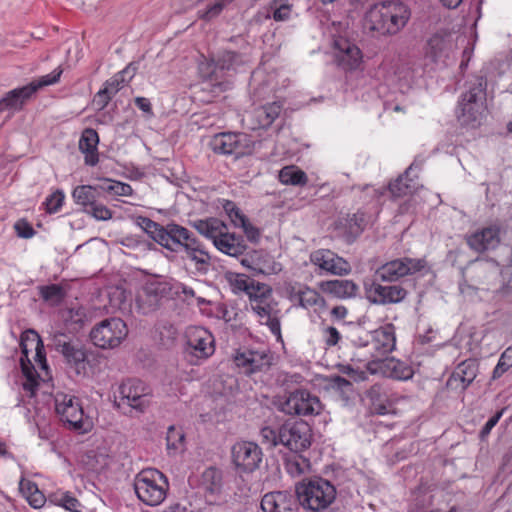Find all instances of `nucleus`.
Masks as SVG:
<instances>
[{"label": "nucleus", "instance_id": "nucleus-1", "mask_svg": "<svg viewBox=\"0 0 512 512\" xmlns=\"http://www.w3.org/2000/svg\"><path fill=\"white\" fill-rule=\"evenodd\" d=\"M411 16L408 6L399 0H384L372 5L364 14L363 27L373 35H397Z\"/></svg>", "mask_w": 512, "mask_h": 512}, {"label": "nucleus", "instance_id": "nucleus-2", "mask_svg": "<svg viewBox=\"0 0 512 512\" xmlns=\"http://www.w3.org/2000/svg\"><path fill=\"white\" fill-rule=\"evenodd\" d=\"M246 62L245 57L238 52L222 51L215 57L200 63L199 71L204 78L209 80L207 86L212 87V91L218 93L226 91L230 86V82L224 80L225 73L237 71Z\"/></svg>", "mask_w": 512, "mask_h": 512}, {"label": "nucleus", "instance_id": "nucleus-3", "mask_svg": "<svg viewBox=\"0 0 512 512\" xmlns=\"http://www.w3.org/2000/svg\"><path fill=\"white\" fill-rule=\"evenodd\" d=\"M299 504L313 512L328 508L336 498L335 486L322 477L303 479L295 487Z\"/></svg>", "mask_w": 512, "mask_h": 512}, {"label": "nucleus", "instance_id": "nucleus-4", "mask_svg": "<svg viewBox=\"0 0 512 512\" xmlns=\"http://www.w3.org/2000/svg\"><path fill=\"white\" fill-rule=\"evenodd\" d=\"M169 482L157 469H144L134 480V490L140 501L148 506L160 505L167 496Z\"/></svg>", "mask_w": 512, "mask_h": 512}, {"label": "nucleus", "instance_id": "nucleus-5", "mask_svg": "<svg viewBox=\"0 0 512 512\" xmlns=\"http://www.w3.org/2000/svg\"><path fill=\"white\" fill-rule=\"evenodd\" d=\"M62 73L63 70L58 67L50 74L41 76L28 85L9 91L0 99V112H15L21 110L25 102L39 89L57 83Z\"/></svg>", "mask_w": 512, "mask_h": 512}, {"label": "nucleus", "instance_id": "nucleus-6", "mask_svg": "<svg viewBox=\"0 0 512 512\" xmlns=\"http://www.w3.org/2000/svg\"><path fill=\"white\" fill-rule=\"evenodd\" d=\"M128 327L118 317L106 318L97 323L90 331L89 337L92 343L101 349H114L127 337Z\"/></svg>", "mask_w": 512, "mask_h": 512}, {"label": "nucleus", "instance_id": "nucleus-7", "mask_svg": "<svg viewBox=\"0 0 512 512\" xmlns=\"http://www.w3.org/2000/svg\"><path fill=\"white\" fill-rule=\"evenodd\" d=\"M55 410L60 419L68 426L81 433H86L92 428V421L84 416L80 400L75 396L57 393L55 395Z\"/></svg>", "mask_w": 512, "mask_h": 512}, {"label": "nucleus", "instance_id": "nucleus-8", "mask_svg": "<svg viewBox=\"0 0 512 512\" xmlns=\"http://www.w3.org/2000/svg\"><path fill=\"white\" fill-rule=\"evenodd\" d=\"M395 328L392 324H387L371 333V339L363 345L370 354L372 360L368 362L367 369L371 373H376L374 366L383 361L386 356L395 348Z\"/></svg>", "mask_w": 512, "mask_h": 512}, {"label": "nucleus", "instance_id": "nucleus-9", "mask_svg": "<svg viewBox=\"0 0 512 512\" xmlns=\"http://www.w3.org/2000/svg\"><path fill=\"white\" fill-rule=\"evenodd\" d=\"M499 274L500 270L495 261L479 258L470 262L462 272L463 281L475 290L486 289Z\"/></svg>", "mask_w": 512, "mask_h": 512}, {"label": "nucleus", "instance_id": "nucleus-10", "mask_svg": "<svg viewBox=\"0 0 512 512\" xmlns=\"http://www.w3.org/2000/svg\"><path fill=\"white\" fill-rule=\"evenodd\" d=\"M280 411L288 415L312 416L320 414L322 405L319 398L306 389L289 392L279 405Z\"/></svg>", "mask_w": 512, "mask_h": 512}, {"label": "nucleus", "instance_id": "nucleus-11", "mask_svg": "<svg viewBox=\"0 0 512 512\" xmlns=\"http://www.w3.org/2000/svg\"><path fill=\"white\" fill-rule=\"evenodd\" d=\"M48 346L60 353L66 363L71 366L77 367L86 361L87 354L84 345L63 332L52 333Z\"/></svg>", "mask_w": 512, "mask_h": 512}, {"label": "nucleus", "instance_id": "nucleus-12", "mask_svg": "<svg viewBox=\"0 0 512 512\" xmlns=\"http://www.w3.org/2000/svg\"><path fill=\"white\" fill-rule=\"evenodd\" d=\"M232 462L238 471L252 473L259 468L263 453L255 442L239 441L231 449Z\"/></svg>", "mask_w": 512, "mask_h": 512}, {"label": "nucleus", "instance_id": "nucleus-13", "mask_svg": "<svg viewBox=\"0 0 512 512\" xmlns=\"http://www.w3.org/2000/svg\"><path fill=\"white\" fill-rule=\"evenodd\" d=\"M424 266L425 261L421 259L408 257L395 259L380 266L375 272V277L379 281L395 282L406 275L422 270Z\"/></svg>", "mask_w": 512, "mask_h": 512}, {"label": "nucleus", "instance_id": "nucleus-14", "mask_svg": "<svg viewBox=\"0 0 512 512\" xmlns=\"http://www.w3.org/2000/svg\"><path fill=\"white\" fill-rule=\"evenodd\" d=\"M281 445L295 453L302 452L311 445V428L304 421H286L282 424Z\"/></svg>", "mask_w": 512, "mask_h": 512}, {"label": "nucleus", "instance_id": "nucleus-15", "mask_svg": "<svg viewBox=\"0 0 512 512\" xmlns=\"http://www.w3.org/2000/svg\"><path fill=\"white\" fill-rule=\"evenodd\" d=\"M374 280L370 285H365L367 300L376 305L398 304L405 300L408 291L399 284L382 285Z\"/></svg>", "mask_w": 512, "mask_h": 512}, {"label": "nucleus", "instance_id": "nucleus-16", "mask_svg": "<svg viewBox=\"0 0 512 512\" xmlns=\"http://www.w3.org/2000/svg\"><path fill=\"white\" fill-rule=\"evenodd\" d=\"M211 149L223 155H243L249 148V138L244 133H219L210 142Z\"/></svg>", "mask_w": 512, "mask_h": 512}, {"label": "nucleus", "instance_id": "nucleus-17", "mask_svg": "<svg viewBox=\"0 0 512 512\" xmlns=\"http://www.w3.org/2000/svg\"><path fill=\"white\" fill-rule=\"evenodd\" d=\"M121 401L142 411L148 405L150 389L139 379H127L118 388Z\"/></svg>", "mask_w": 512, "mask_h": 512}, {"label": "nucleus", "instance_id": "nucleus-18", "mask_svg": "<svg viewBox=\"0 0 512 512\" xmlns=\"http://www.w3.org/2000/svg\"><path fill=\"white\" fill-rule=\"evenodd\" d=\"M187 344L191 353L199 359H206L214 353V337L205 328L189 327L186 331Z\"/></svg>", "mask_w": 512, "mask_h": 512}, {"label": "nucleus", "instance_id": "nucleus-19", "mask_svg": "<svg viewBox=\"0 0 512 512\" xmlns=\"http://www.w3.org/2000/svg\"><path fill=\"white\" fill-rule=\"evenodd\" d=\"M310 261L321 270L333 275L343 276L351 271V266L345 259L327 249H319L312 252Z\"/></svg>", "mask_w": 512, "mask_h": 512}, {"label": "nucleus", "instance_id": "nucleus-20", "mask_svg": "<svg viewBox=\"0 0 512 512\" xmlns=\"http://www.w3.org/2000/svg\"><path fill=\"white\" fill-rule=\"evenodd\" d=\"M298 499L288 491H274L265 494L261 500L264 512H297Z\"/></svg>", "mask_w": 512, "mask_h": 512}, {"label": "nucleus", "instance_id": "nucleus-21", "mask_svg": "<svg viewBox=\"0 0 512 512\" xmlns=\"http://www.w3.org/2000/svg\"><path fill=\"white\" fill-rule=\"evenodd\" d=\"M479 372L476 359H467L459 363L447 380V387L453 390L464 391L475 380Z\"/></svg>", "mask_w": 512, "mask_h": 512}, {"label": "nucleus", "instance_id": "nucleus-22", "mask_svg": "<svg viewBox=\"0 0 512 512\" xmlns=\"http://www.w3.org/2000/svg\"><path fill=\"white\" fill-rule=\"evenodd\" d=\"M336 50L335 57L337 63L344 70H355L362 61L360 49L346 38H336L334 40Z\"/></svg>", "mask_w": 512, "mask_h": 512}, {"label": "nucleus", "instance_id": "nucleus-23", "mask_svg": "<svg viewBox=\"0 0 512 512\" xmlns=\"http://www.w3.org/2000/svg\"><path fill=\"white\" fill-rule=\"evenodd\" d=\"M234 361L238 367H243L246 373L266 371L271 366L272 356L268 351H253L237 353Z\"/></svg>", "mask_w": 512, "mask_h": 512}, {"label": "nucleus", "instance_id": "nucleus-24", "mask_svg": "<svg viewBox=\"0 0 512 512\" xmlns=\"http://www.w3.org/2000/svg\"><path fill=\"white\" fill-rule=\"evenodd\" d=\"M499 242V229L495 226L482 228L466 237L467 245L479 253L496 248Z\"/></svg>", "mask_w": 512, "mask_h": 512}, {"label": "nucleus", "instance_id": "nucleus-25", "mask_svg": "<svg viewBox=\"0 0 512 512\" xmlns=\"http://www.w3.org/2000/svg\"><path fill=\"white\" fill-rule=\"evenodd\" d=\"M322 292L338 299L353 298L359 290L358 285L349 279L327 280L319 283Z\"/></svg>", "mask_w": 512, "mask_h": 512}, {"label": "nucleus", "instance_id": "nucleus-26", "mask_svg": "<svg viewBox=\"0 0 512 512\" xmlns=\"http://www.w3.org/2000/svg\"><path fill=\"white\" fill-rule=\"evenodd\" d=\"M374 369H377V372L380 371L386 377L397 380H408L413 376V370L408 364L393 357L380 361L374 366Z\"/></svg>", "mask_w": 512, "mask_h": 512}, {"label": "nucleus", "instance_id": "nucleus-27", "mask_svg": "<svg viewBox=\"0 0 512 512\" xmlns=\"http://www.w3.org/2000/svg\"><path fill=\"white\" fill-rule=\"evenodd\" d=\"M182 235H186V228L171 222L163 225L162 231L160 232L156 243L172 252L177 253L180 252V239Z\"/></svg>", "mask_w": 512, "mask_h": 512}, {"label": "nucleus", "instance_id": "nucleus-28", "mask_svg": "<svg viewBox=\"0 0 512 512\" xmlns=\"http://www.w3.org/2000/svg\"><path fill=\"white\" fill-rule=\"evenodd\" d=\"M214 245L221 252L234 257L242 255L247 249V245L242 236L234 233H225L224 230Z\"/></svg>", "mask_w": 512, "mask_h": 512}, {"label": "nucleus", "instance_id": "nucleus-29", "mask_svg": "<svg viewBox=\"0 0 512 512\" xmlns=\"http://www.w3.org/2000/svg\"><path fill=\"white\" fill-rule=\"evenodd\" d=\"M98 143L99 136L94 129L87 128L83 131L79 140V149L85 154V164L94 166L98 163Z\"/></svg>", "mask_w": 512, "mask_h": 512}, {"label": "nucleus", "instance_id": "nucleus-30", "mask_svg": "<svg viewBox=\"0 0 512 512\" xmlns=\"http://www.w3.org/2000/svg\"><path fill=\"white\" fill-rule=\"evenodd\" d=\"M459 107V121L461 122L462 125L471 127H476L480 124L486 110V105L484 102H460Z\"/></svg>", "mask_w": 512, "mask_h": 512}, {"label": "nucleus", "instance_id": "nucleus-31", "mask_svg": "<svg viewBox=\"0 0 512 512\" xmlns=\"http://www.w3.org/2000/svg\"><path fill=\"white\" fill-rule=\"evenodd\" d=\"M161 296L152 287L142 288L136 298L135 305L141 314H149L155 311L160 305Z\"/></svg>", "mask_w": 512, "mask_h": 512}, {"label": "nucleus", "instance_id": "nucleus-32", "mask_svg": "<svg viewBox=\"0 0 512 512\" xmlns=\"http://www.w3.org/2000/svg\"><path fill=\"white\" fill-rule=\"evenodd\" d=\"M241 263L261 273H270L276 266L272 257L264 251H254L250 257L243 258Z\"/></svg>", "mask_w": 512, "mask_h": 512}, {"label": "nucleus", "instance_id": "nucleus-33", "mask_svg": "<svg viewBox=\"0 0 512 512\" xmlns=\"http://www.w3.org/2000/svg\"><path fill=\"white\" fill-rule=\"evenodd\" d=\"M72 197L76 204L83 207L84 212H88V209L100 198L98 188L94 185L77 186L72 192Z\"/></svg>", "mask_w": 512, "mask_h": 512}, {"label": "nucleus", "instance_id": "nucleus-34", "mask_svg": "<svg viewBox=\"0 0 512 512\" xmlns=\"http://www.w3.org/2000/svg\"><path fill=\"white\" fill-rule=\"evenodd\" d=\"M136 70L137 68L133 63L129 64L122 71L107 80L103 89L106 90L108 94L114 96L126 82L134 77Z\"/></svg>", "mask_w": 512, "mask_h": 512}, {"label": "nucleus", "instance_id": "nucleus-35", "mask_svg": "<svg viewBox=\"0 0 512 512\" xmlns=\"http://www.w3.org/2000/svg\"><path fill=\"white\" fill-rule=\"evenodd\" d=\"M192 226L203 236L213 240L215 244L216 240L225 229V225L218 219L210 218L206 220H195L192 222Z\"/></svg>", "mask_w": 512, "mask_h": 512}, {"label": "nucleus", "instance_id": "nucleus-36", "mask_svg": "<svg viewBox=\"0 0 512 512\" xmlns=\"http://www.w3.org/2000/svg\"><path fill=\"white\" fill-rule=\"evenodd\" d=\"M20 363L23 376L25 377V381L23 382L22 387L27 393H29L30 397H33L36 394V391L39 386V375L36 372L31 361L28 359V356L21 357Z\"/></svg>", "mask_w": 512, "mask_h": 512}, {"label": "nucleus", "instance_id": "nucleus-37", "mask_svg": "<svg viewBox=\"0 0 512 512\" xmlns=\"http://www.w3.org/2000/svg\"><path fill=\"white\" fill-rule=\"evenodd\" d=\"M281 112V105L277 102L268 103L254 110L259 128H268Z\"/></svg>", "mask_w": 512, "mask_h": 512}, {"label": "nucleus", "instance_id": "nucleus-38", "mask_svg": "<svg viewBox=\"0 0 512 512\" xmlns=\"http://www.w3.org/2000/svg\"><path fill=\"white\" fill-rule=\"evenodd\" d=\"M293 298L297 299L299 306L308 309L314 306H324L325 299L314 289L307 286L293 293Z\"/></svg>", "mask_w": 512, "mask_h": 512}, {"label": "nucleus", "instance_id": "nucleus-39", "mask_svg": "<svg viewBox=\"0 0 512 512\" xmlns=\"http://www.w3.org/2000/svg\"><path fill=\"white\" fill-rule=\"evenodd\" d=\"M486 81L483 77H476L469 82L467 91L462 95L460 102L476 103L486 101Z\"/></svg>", "mask_w": 512, "mask_h": 512}, {"label": "nucleus", "instance_id": "nucleus-40", "mask_svg": "<svg viewBox=\"0 0 512 512\" xmlns=\"http://www.w3.org/2000/svg\"><path fill=\"white\" fill-rule=\"evenodd\" d=\"M186 257L190 259L198 272L206 273L211 265V256L205 250L204 246L199 243L190 250L185 252Z\"/></svg>", "mask_w": 512, "mask_h": 512}, {"label": "nucleus", "instance_id": "nucleus-41", "mask_svg": "<svg viewBox=\"0 0 512 512\" xmlns=\"http://www.w3.org/2000/svg\"><path fill=\"white\" fill-rule=\"evenodd\" d=\"M202 486L206 494H219L222 488L221 471L214 467L207 468L202 474Z\"/></svg>", "mask_w": 512, "mask_h": 512}, {"label": "nucleus", "instance_id": "nucleus-42", "mask_svg": "<svg viewBox=\"0 0 512 512\" xmlns=\"http://www.w3.org/2000/svg\"><path fill=\"white\" fill-rule=\"evenodd\" d=\"M412 170L413 166L411 165L403 175H400L394 182L389 184V190L394 197H402L413 191L414 185H412V180L408 179Z\"/></svg>", "mask_w": 512, "mask_h": 512}, {"label": "nucleus", "instance_id": "nucleus-43", "mask_svg": "<svg viewBox=\"0 0 512 512\" xmlns=\"http://www.w3.org/2000/svg\"><path fill=\"white\" fill-rule=\"evenodd\" d=\"M279 180L285 185H305L307 175L295 166H286L280 170Z\"/></svg>", "mask_w": 512, "mask_h": 512}, {"label": "nucleus", "instance_id": "nucleus-44", "mask_svg": "<svg viewBox=\"0 0 512 512\" xmlns=\"http://www.w3.org/2000/svg\"><path fill=\"white\" fill-rule=\"evenodd\" d=\"M40 295L50 304L58 305L64 300L66 292L62 286L58 284H51L40 287Z\"/></svg>", "mask_w": 512, "mask_h": 512}, {"label": "nucleus", "instance_id": "nucleus-45", "mask_svg": "<svg viewBox=\"0 0 512 512\" xmlns=\"http://www.w3.org/2000/svg\"><path fill=\"white\" fill-rule=\"evenodd\" d=\"M280 432H282V425L277 428L270 426L263 427L260 430L262 444L266 445L268 448H274L281 445L283 438L280 436Z\"/></svg>", "mask_w": 512, "mask_h": 512}, {"label": "nucleus", "instance_id": "nucleus-46", "mask_svg": "<svg viewBox=\"0 0 512 512\" xmlns=\"http://www.w3.org/2000/svg\"><path fill=\"white\" fill-rule=\"evenodd\" d=\"M234 0H216L213 4L203 11H198V17L204 21H211L218 17L223 11L224 7L233 2Z\"/></svg>", "mask_w": 512, "mask_h": 512}, {"label": "nucleus", "instance_id": "nucleus-47", "mask_svg": "<svg viewBox=\"0 0 512 512\" xmlns=\"http://www.w3.org/2000/svg\"><path fill=\"white\" fill-rule=\"evenodd\" d=\"M286 469L292 476H298L303 474L308 466V460L300 455H293L286 459Z\"/></svg>", "mask_w": 512, "mask_h": 512}, {"label": "nucleus", "instance_id": "nucleus-48", "mask_svg": "<svg viewBox=\"0 0 512 512\" xmlns=\"http://www.w3.org/2000/svg\"><path fill=\"white\" fill-rule=\"evenodd\" d=\"M136 224L141 227L151 239L157 242L163 225L144 216L137 217Z\"/></svg>", "mask_w": 512, "mask_h": 512}, {"label": "nucleus", "instance_id": "nucleus-49", "mask_svg": "<svg viewBox=\"0 0 512 512\" xmlns=\"http://www.w3.org/2000/svg\"><path fill=\"white\" fill-rule=\"evenodd\" d=\"M50 501L58 506L65 508L68 511L80 512L78 510V507L80 506L79 501L75 497L69 495L68 493L52 495L50 497Z\"/></svg>", "mask_w": 512, "mask_h": 512}, {"label": "nucleus", "instance_id": "nucleus-50", "mask_svg": "<svg viewBox=\"0 0 512 512\" xmlns=\"http://www.w3.org/2000/svg\"><path fill=\"white\" fill-rule=\"evenodd\" d=\"M166 441L168 450H178L183 444L184 433L181 429L170 426L167 430Z\"/></svg>", "mask_w": 512, "mask_h": 512}, {"label": "nucleus", "instance_id": "nucleus-51", "mask_svg": "<svg viewBox=\"0 0 512 512\" xmlns=\"http://www.w3.org/2000/svg\"><path fill=\"white\" fill-rule=\"evenodd\" d=\"M510 353H512V349L508 348L500 356V359L493 370V379L500 378L512 366V356Z\"/></svg>", "mask_w": 512, "mask_h": 512}, {"label": "nucleus", "instance_id": "nucleus-52", "mask_svg": "<svg viewBox=\"0 0 512 512\" xmlns=\"http://www.w3.org/2000/svg\"><path fill=\"white\" fill-rule=\"evenodd\" d=\"M253 290H247V295L249 296L250 301H255V299H266L267 296H270L272 293V289L263 283H259L251 279V285Z\"/></svg>", "mask_w": 512, "mask_h": 512}, {"label": "nucleus", "instance_id": "nucleus-53", "mask_svg": "<svg viewBox=\"0 0 512 512\" xmlns=\"http://www.w3.org/2000/svg\"><path fill=\"white\" fill-rule=\"evenodd\" d=\"M29 342L31 344H35V346H36L42 342V339L39 336V334L32 329L26 330L21 334L20 346L22 349V354L25 357H27L28 353H29V349H28Z\"/></svg>", "mask_w": 512, "mask_h": 512}, {"label": "nucleus", "instance_id": "nucleus-54", "mask_svg": "<svg viewBox=\"0 0 512 512\" xmlns=\"http://www.w3.org/2000/svg\"><path fill=\"white\" fill-rule=\"evenodd\" d=\"M270 9L272 11V17L275 21L287 20L290 16L291 6L287 3H279L273 0Z\"/></svg>", "mask_w": 512, "mask_h": 512}, {"label": "nucleus", "instance_id": "nucleus-55", "mask_svg": "<svg viewBox=\"0 0 512 512\" xmlns=\"http://www.w3.org/2000/svg\"><path fill=\"white\" fill-rule=\"evenodd\" d=\"M223 209L235 226L239 223H244V218H246V216L240 211L233 201L225 200L223 203Z\"/></svg>", "mask_w": 512, "mask_h": 512}, {"label": "nucleus", "instance_id": "nucleus-56", "mask_svg": "<svg viewBox=\"0 0 512 512\" xmlns=\"http://www.w3.org/2000/svg\"><path fill=\"white\" fill-rule=\"evenodd\" d=\"M64 194L62 191L57 190L56 192L49 195L45 201L46 211L48 213H56L63 205Z\"/></svg>", "mask_w": 512, "mask_h": 512}, {"label": "nucleus", "instance_id": "nucleus-57", "mask_svg": "<svg viewBox=\"0 0 512 512\" xmlns=\"http://www.w3.org/2000/svg\"><path fill=\"white\" fill-rule=\"evenodd\" d=\"M250 305L253 312H255L261 319L266 320L271 316L272 307L266 299H255V301H250Z\"/></svg>", "mask_w": 512, "mask_h": 512}, {"label": "nucleus", "instance_id": "nucleus-58", "mask_svg": "<svg viewBox=\"0 0 512 512\" xmlns=\"http://www.w3.org/2000/svg\"><path fill=\"white\" fill-rule=\"evenodd\" d=\"M87 213L97 220L106 221L112 218V211L97 201L88 209Z\"/></svg>", "mask_w": 512, "mask_h": 512}, {"label": "nucleus", "instance_id": "nucleus-59", "mask_svg": "<svg viewBox=\"0 0 512 512\" xmlns=\"http://www.w3.org/2000/svg\"><path fill=\"white\" fill-rule=\"evenodd\" d=\"M230 283L232 290L235 293H247V290H253V287L249 286V284L251 285V279L246 277L245 275H237L230 281Z\"/></svg>", "mask_w": 512, "mask_h": 512}, {"label": "nucleus", "instance_id": "nucleus-60", "mask_svg": "<svg viewBox=\"0 0 512 512\" xmlns=\"http://www.w3.org/2000/svg\"><path fill=\"white\" fill-rule=\"evenodd\" d=\"M17 235L21 238L29 239L34 236L35 230L25 219L18 220L14 225Z\"/></svg>", "mask_w": 512, "mask_h": 512}, {"label": "nucleus", "instance_id": "nucleus-61", "mask_svg": "<svg viewBox=\"0 0 512 512\" xmlns=\"http://www.w3.org/2000/svg\"><path fill=\"white\" fill-rule=\"evenodd\" d=\"M504 411H505V408L501 409L486 422V424L483 426V428L481 429V431L479 433V437L481 440H485L488 437L491 430L496 426V424L502 417Z\"/></svg>", "mask_w": 512, "mask_h": 512}, {"label": "nucleus", "instance_id": "nucleus-62", "mask_svg": "<svg viewBox=\"0 0 512 512\" xmlns=\"http://www.w3.org/2000/svg\"><path fill=\"white\" fill-rule=\"evenodd\" d=\"M237 226L241 227L246 235V237L251 242H256L260 237L259 230L254 227L247 218H244V223H239Z\"/></svg>", "mask_w": 512, "mask_h": 512}, {"label": "nucleus", "instance_id": "nucleus-63", "mask_svg": "<svg viewBox=\"0 0 512 512\" xmlns=\"http://www.w3.org/2000/svg\"><path fill=\"white\" fill-rule=\"evenodd\" d=\"M199 243L200 241L194 236V234L186 228V235H182L180 239V251L186 252Z\"/></svg>", "mask_w": 512, "mask_h": 512}, {"label": "nucleus", "instance_id": "nucleus-64", "mask_svg": "<svg viewBox=\"0 0 512 512\" xmlns=\"http://www.w3.org/2000/svg\"><path fill=\"white\" fill-rule=\"evenodd\" d=\"M112 97L113 96L108 94L106 90L101 89L94 96L93 104L97 107L98 110H103L108 105Z\"/></svg>", "mask_w": 512, "mask_h": 512}]
</instances>
